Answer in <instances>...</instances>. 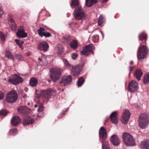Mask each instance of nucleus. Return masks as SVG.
I'll list each match as a JSON object with an SVG mask.
<instances>
[{"instance_id":"obj_5","label":"nucleus","mask_w":149,"mask_h":149,"mask_svg":"<svg viewBox=\"0 0 149 149\" xmlns=\"http://www.w3.org/2000/svg\"><path fill=\"white\" fill-rule=\"evenodd\" d=\"M17 97L16 91L15 90H12L7 94L5 101L10 103H13L16 101Z\"/></svg>"},{"instance_id":"obj_52","label":"nucleus","mask_w":149,"mask_h":149,"mask_svg":"<svg viewBox=\"0 0 149 149\" xmlns=\"http://www.w3.org/2000/svg\"><path fill=\"white\" fill-rule=\"evenodd\" d=\"M135 77L139 81L142 75H135Z\"/></svg>"},{"instance_id":"obj_56","label":"nucleus","mask_w":149,"mask_h":149,"mask_svg":"<svg viewBox=\"0 0 149 149\" xmlns=\"http://www.w3.org/2000/svg\"><path fill=\"white\" fill-rule=\"evenodd\" d=\"M38 60L40 61H42V59L41 58H40V57H39L38 58Z\"/></svg>"},{"instance_id":"obj_25","label":"nucleus","mask_w":149,"mask_h":149,"mask_svg":"<svg viewBox=\"0 0 149 149\" xmlns=\"http://www.w3.org/2000/svg\"><path fill=\"white\" fill-rule=\"evenodd\" d=\"M55 50L57 54H61L62 53L63 51V48L61 45L59 44L55 47Z\"/></svg>"},{"instance_id":"obj_53","label":"nucleus","mask_w":149,"mask_h":149,"mask_svg":"<svg viewBox=\"0 0 149 149\" xmlns=\"http://www.w3.org/2000/svg\"><path fill=\"white\" fill-rule=\"evenodd\" d=\"M134 67L132 66H130L129 67V70L130 72L133 69Z\"/></svg>"},{"instance_id":"obj_15","label":"nucleus","mask_w":149,"mask_h":149,"mask_svg":"<svg viewBox=\"0 0 149 149\" xmlns=\"http://www.w3.org/2000/svg\"><path fill=\"white\" fill-rule=\"evenodd\" d=\"M17 111L19 113L23 115H25L29 113L31 110L26 106H22L18 108Z\"/></svg>"},{"instance_id":"obj_10","label":"nucleus","mask_w":149,"mask_h":149,"mask_svg":"<svg viewBox=\"0 0 149 149\" xmlns=\"http://www.w3.org/2000/svg\"><path fill=\"white\" fill-rule=\"evenodd\" d=\"M139 88V85L136 81L132 80L128 86V90L131 92L134 93Z\"/></svg>"},{"instance_id":"obj_12","label":"nucleus","mask_w":149,"mask_h":149,"mask_svg":"<svg viewBox=\"0 0 149 149\" xmlns=\"http://www.w3.org/2000/svg\"><path fill=\"white\" fill-rule=\"evenodd\" d=\"M13 77L10 78L8 80L9 82L16 85L23 81L22 78L18 75H12Z\"/></svg>"},{"instance_id":"obj_50","label":"nucleus","mask_w":149,"mask_h":149,"mask_svg":"<svg viewBox=\"0 0 149 149\" xmlns=\"http://www.w3.org/2000/svg\"><path fill=\"white\" fill-rule=\"evenodd\" d=\"M80 45H79L77 41L75 40V49L77 48Z\"/></svg>"},{"instance_id":"obj_58","label":"nucleus","mask_w":149,"mask_h":149,"mask_svg":"<svg viewBox=\"0 0 149 149\" xmlns=\"http://www.w3.org/2000/svg\"><path fill=\"white\" fill-rule=\"evenodd\" d=\"M130 63L131 64H132L133 63V61H131Z\"/></svg>"},{"instance_id":"obj_38","label":"nucleus","mask_w":149,"mask_h":149,"mask_svg":"<svg viewBox=\"0 0 149 149\" xmlns=\"http://www.w3.org/2000/svg\"><path fill=\"white\" fill-rule=\"evenodd\" d=\"M99 40L98 36L97 35H94L92 37V40L94 42H97Z\"/></svg>"},{"instance_id":"obj_60","label":"nucleus","mask_w":149,"mask_h":149,"mask_svg":"<svg viewBox=\"0 0 149 149\" xmlns=\"http://www.w3.org/2000/svg\"><path fill=\"white\" fill-rule=\"evenodd\" d=\"M100 32L102 35V37H103V33H102V31H100Z\"/></svg>"},{"instance_id":"obj_34","label":"nucleus","mask_w":149,"mask_h":149,"mask_svg":"<svg viewBox=\"0 0 149 149\" xmlns=\"http://www.w3.org/2000/svg\"><path fill=\"white\" fill-rule=\"evenodd\" d=\"M60 75H50V78L53 82H55L60 78Z\"/></svg>"},{"instance_id":"obj_19","label":"nucleus","mask_w":149,"mask_h":149,"mask_svg":"<svg viewBox=\"0 0 149 149\" xmlns=\"http://www.w3.org/2000/svg\"><path fill=\"white\" fill-rule=\"evenodd\" d=\"M111 122L113 123L117 124L118 122L117 113L116 111L112 112L110 116Z\"/></svg>"},{"instance_id":"obj_40","label":"nucleus","mask_w":149,"mask_h":149,"mask_svg":"<svg viewBox=\"0 0 149 149\" xmlns=\"http://www.w3.org/2000/svg\"><path fill=\"white\" fill-rule=\"evenodd\" d=\"M80 6L81 7L79 0H75V8Z\"/></svg>"},{"instance_id":"obj_31","label":"nucleus","mask_w":149,"mask_h":149,"mask_svg":"<svg viewBox=\"0 0 149 149\" xmlns=\"http://www.w3.org/2000/svg\"><path fill=\"white\" fill-rule=\"evenodd\" d=\"M84 81L85 80L82 77H81L79 78L77 82V86L79 87L81 86L83 84Z\"/></svg>"},{"instance_id":"obj_27","label":"nucleus","mask_w":149,"mask_h":149,"mask_svg":"<svg viewBox=\"0 0 149 149\" xmlns=\"http://www.w3.org/2000/svg\"><path fill=\"white\" fill-rule=\"evenodd\" d=\"M97 0H86V4L88 7H91L95 4Z\"/></svg>"},{"instance_id":"obj_11","label":"nucleus","mask_w":149,"mask_h":149,"mask_svg":"<svg viewBox=\"0 0 149 149\" xmlns=\"http://www.w3.org/2000/svg\"><path fill=\"white\" fill-rule=\"evenodd\" d=\"M53 90L51 88H48L46 90H42L41 91V96L45 99H48L51 97Z\"/></svg>"},{"instance_id":"obj_46","label":"nucleus","mask_w":149,"mask_h":149,"mask_svg":"<svg viewBox=\"0 0 149 149\" xmlns=\"http://www.w3.org/2000/svg\"><path fill=\"white\" fill-rule=\"evenodd\" d=\"M16 58L19 60H22L24 59L23 56L20 55H17L16 56Z\"/></svg>"},{"instance_id":"obj_33","label":"nucleus","mask_w":149,"mask_h":149,"mask_svg":"<svg viewBox=\"0 0 149 149\" xmlns=\"http://www.w3.org/2000/svg\"><path fill=\"white\" fill-rule=\"evenodd\" d=\"M147 38V36L146 34L143 33H141L139 36V40H146Z\"/></svg>"},{"instance_id":"obj_41","label":"nucleus","mask_w":149,"mask_h":149,"mask_svg":"<svg viewBox=\"0 0 149 149\" xmlns=\"http://www.w3.org/2000/svg\"><path fill=\"white\" fill-rule=\"evenodd\" d=\"M0 37L2 41H4L5 40V35L1 32H0Z\"/></svg>"},{"instance_id":"obj_28","label":"nucleus","mask_w":149,"mask_h":149,"mask_svg":"<svg viewBox=\"0 0 149 149\" xmlns=\"http://www.w3.org/2000/svg\"><path fill=\"white\" fill-rule=\"evenodd\" d=\"M5 56L8 59H11L13 62L14 61V59L13 57V55L11 52L9 51H6L5 53Z\"/></svg>"},{"instance_id":"obj_4","label":"nucleus","mask_w":149,"mask_h":149,"mask_svg":"<svg viewBox=\"0 0 149 149\" xmlns=\"http://www.w3.org/2000/svg\"><path fill=\"white\" fill-rule=\"evenodd\" d=\"M149 120L147 115L143 113L139 116V125L141 129H145L148 126Z\"/></svg>"},{"instance_id":"obj_2","label":"nucleus","mask_w":149,"mask_h":149,"mask_svg":"<svg viewBox=\"0 0 149 149\" xmlns=\"http://www.w3.org/2000/svg\"><path fill=\"white\" fill-rule=\"evenodd\" d=\"M87 17L86 12L82 7L75 8V19L77 20L85 19Z\"/></svg>"},{"instance_id":"obj_18","label":"nucleus","mask_w":149,"mask_h":149,"mask_svg":"<svg viewBox=\"0 0 149 149\" xmlns=\"http://www.w3.org/2000/svg\"><path fill=\"white\" fill-rule=\"evenodd\" d=\"M8 23L10 25V28L13 31H15L17 29V25L15 23L14 19L10 15L9 16L8 19Z\"/></svg>"},{"instance_id":"obj_61","label":"nucleus","mask_w":149,"mask_h":149,"mask_svg":"<svg viewBox=\"0 0 149 149\" xmlns=\"http://www.w3.org/2000/svg\"><path fill=\"white\" fill-rule=\"evenodd\" d=\"M48 82H50L51 81V80H50L48 79Z\"/></svg>"},{"instance_id":"obj_22","label":"nucleus","mask_w":149,"mask_h":149,"mask_svg":"<svg viewBox=\"0 0 149 149\" xmlns=\"http://www.w3.org/2000/svg\"><path fill=\"white\" fill-rule=\"evenodd\" d=\"M49 72L53 74H61L62 70L58 68H52L49 69Z\"/></svg>"},{"instance_id":"obj_13","label":"nucleus","mask_w":149,"mask_h":149,"mask_svg":"<svg viewBox=\"0 0 149 149\" xmlns=\"http://www.w3.org/2000/svg\"><path fill=\"white\" fill-rule=\"evenodd\" d=\"M49 48V45L46 42L44 41L40 42L38 44V49L44 52H47Z\"/></svg>"},{"instance_id":"obj_45","label":"nucleus","mask_w":149,"mask_h":149,"mask_svg":"<svg viewBox=\"0 0 149 149\" xmlns=\"http://www.w3.org/2000/svg\"><path fill=\"white\" fill-rule=\"evenodd\" d=\"M70 47L74 49V40H73L70 43Z\"/></svg>"},{"instance_id":"obj_17","label":"nucleus","mask_w":149,"mask_h":149,"mask_svg":"<svg viewBox=\"0 0 149 149\" xmlns=\"http://www.w3.org/2000/svg\"><path fill=\"white\" fill-rule=\"evenodd\" d=\"M17 36L19 38H24L27 36L25 32L23 26H20L18 29V32L16 33Z\"/></svg>"},{"instance_id":"obj_44","label":"nucleus","mask_w":149,"mask_h":149,"mask_svg":"<svg viewBox=\"0 0 149 149\" xmlns=\"http://www.w3.org/2000/svg\"><path fill=\"white\" fill-rule=\"evenodd\" d=\"M44 108L42 105H39V107L38 109V111L39 112L42 111L43 110Z\"/></svg>"},{"instance_id":"obj_20","label":"nucleus","mask_w":149,"mask_h":149,"mask_svg":"<svg viewBox=\"0 0 149 149\" xmlns=\"http://www.w3.org/2000/svg\"><path fill=\"white\" fill-rule=\"evenodd\" d=\"M86 63V62L85 61L82 65L79 64L76 66V67H75V72H76L75 74H80V72L82 71L83 67Z\"/></svg>"},{"instance_id":"obj_6","label":"nucleus","mask_w":149,"mask_h":149,"mask_svg":"<svg viewBox=\"0 0 149 149\" xmlns=\"http://www.w3.org/2000/svg\"><path fill=\"white\" fill-rule=\"evenodd\" d=\"M95 49V47L92 44L86 46L81 51V54L84 55H89L91 53L93 54V50Z\"/></svg>"},{"instance_id":"obj_3","label":"nucleus","mask_w":149,"mask_h":149,"mask_svg":"<svg viewBox=\"0 0 149 149\" xmlns=\"http://www.w3.org/2000/svg\"><path fill=\"white\" fill-rule=\"evenodd\" d=\"M148 49L146 46L140 45L138 49L137 58L138 59H144L148 54Z\"/></svg>"},{"instance_id":"obj_48","label":"nucleus","mask_w":149,"mask_h":149,"mask_svg":"<svg viewBox=\"0 0 149 149\" xmlns=\"http://www.w3.org/2000/svg\"><path fill=\"white\" fill-rule=\"evenodd\" d=\"M4 97V93L1 91H0V100L3 99Z\"/></svg>"},{"instance_id":"obj_63","label":"nucleus","mask_w":149,"mask_h":149,"mask_svg":"<svg viewBox=\"0 0 149 149\" xmlns=\"http://www.w3.org/2000/svg\"><path fill=\"white\" fill-rule=\"evenodd\" d=\"M35 107H36V105H35Z\"/></svg>"},{"instance_id":"obj_16","label":"nucleus","mask_w":149,"mask_h":149,"mask_svg":"<svg viewBox=\"0 0 149 149\" xmlns=\"http://www.w3.org/2000/svg\"><path fill=\"white\" fill-rule=\"evenodd\" d=\"M110 139L111 142L114 146H118L120 143V139L117 135L114 134L112 135Z\"/></svg>"},{"instance_id":"obj_35","label":"nucleus","mask_w":149,"mask_h":149,"mask_svg":"<svg viewBox=\"0 0 149 149\" xmlns=\"http://www.w3.org/2000/svg\"><path fill=\"white\" fill-rule=\"evenodd\" d=\"M104 21V18L100 15L98 18V24L100 26H102L103 23Z\"/></svg>"},{"instance_id":"obj_1","label":"nucleus","mask_w":149,"mask_h":149,"mask_svg":"<svg viewBox=\"0 0 149 149\" xmlns=\"http://www.w3.org/2000/svg\"><path fill=\"white\" fill-rule=\"evenodd\" d=\"M123 141L127 146H133L136 145L135 140L132 136L129 133L125 132L122 136Z\"/></svg>"},{"instance_id":"obj_39","label":"nucleus","mask_w":149,"mask_h":149,"mask_svg":"<svg viewBox=\"0 0 149 149\" xmlns=\"http://www.w3.org/2000/svg\"><path fill=\"white\" fill-rule=\"evenodd\" d=\"M15 41L16 42V43L20 47H22V45L24 43V42L23 41H20L17 39H16L15 40Z\"/></svg>"},{"instance_id":"obj_30","label":"nucleus","mask_w":149,"mask_h":149,"mask_svg":"<svg viewBox=\"0 0 149 149\" xmlns=\"http://www.w3.org/2000/svg\"><path fill=\"white\" fill-rule=\"evenodd\" d=\"M63 61L65 66L72 69V70H73L74 69V68L73 65L71 66L70 64L69 63L68 61L66 59H64L63 60Z\"/></svg>"},{"instance_id":"obj_36","label":"nucleus","mask_w":149,"mask_h":149,"mask_svg":"<svg viewBox=\"0 0 149 149\" xmlns=\"http://www.w3.org/2000/svg\"><path fill=\"white\" fill-rule=\"evenodd\" d=\"M149 82V75H144L143 78V82L144 84H146L148 82Z\"/></svg>"},{"instance_id":"obj_47","label":"nucleus","mask_w":149,"mask_h":149,"mask_svg":"<svg viewBox=\"0 0 149 149\" xmlns=\"http://www.w3.org/2000/svg\"><path fill=\"white\" fill-rule=\"evenodd\" d=\"M62 41L64 42H68V38L66 37H63L62 38Z\"/></svg>"},{"instance_id":"obj_49","label":"nucleus","mask_w":149,"mask_h":149,"mask_svg":"<svg viewBox=\"0 0 149 149\" xmlns=\"http://www.w3.org/2000/svg\"><path fill=\"white\" fill-rule=\"evenodd\" d=\"M70 5L72 8H74V0H72Z\"/></svg>"},{"instance_id":"obj_32","label":"nucleus","mask_w":149,"mask_h":149,"mask_svg":"<svg viewBox=\"0 0 149 149\" xmlns=\"http://www.w3.org/2000/svg\"><path fill=\"white\" fill-rule=\"evenodd\" d=\"M17 133V131L16 128H13L10 130H9L8 134L9 135H15Z\"/></svg>"},{"instance_id":"obj_55","label":"nucleus","mask_w":149,"mask_h":149,"mask_svg":"<svg viewBox=\"0 0 149 149\" xmlns=\"http://www.w3.org/2000/svg\"><path fill=\"white\" fill-rule=\"evenodd\" d=\"M74 53H73L72 54V58L73 59H74Z\"/></svg>"},{"instance_id":"obj_24","label":"nucleus","mask_w":149,"mask_h":149,"mask_svg":"<svg viewBox=\"0 0 149 149\" xmlns=\"http://www.w3.org/2000/svg\"><path fill=\"white\" fill-rule=\"evenodd\" d=\"M38 81L37 79L34 77H31L29 80V85L32 87H35L37 85Z\"/></svg>"},{"instance_id":"obj_8","label":"nucleus","mask_w":149,"mask_h":149,"mask_svg":"<svg viewBox=\"0 0 149 149\" xmlns=\"http://www.w3.org/2000/svg\"><path fill=\"white\" fill-rule=\"evenodd\" d=\"M130 115L131 113L129 110L126 109L124 110L121 119L123 124H125L128 123Z\"/></svg>"},{"instance_id":"obj_59","label":"nucleus","mask_w":149,"mask_h":149,"mask_svg":"<svg viewBox=\"0 0 149 149\" xmlns=\"http://www.w3.org/2000/svg\"><path fill=\"white\" fill-rule=\"evenodd\" d=\"M73 15L74 16V10L73 12Z\"/></svg>"},{"instance_id":"obj_29","label":"nucleus","mask_w":149,"mask_h":149,"mask_svg":"<svg viewBox=\"0 0 149 149\" xmlns=\"http://www.w3.org/2000/svg\"><path fill=\"white\" fill-rule=\"evenodd\" d=\"M101 143L102 149H110V147L108 141L101 142Z\"/></svg>"},{"instance_id":"obj_37","label":"nucleus","mask_w":149,"mask_h":149,"mask_svg":"<svg viewBox=\"0 0 149 149\" xmlns=\"http://www.w3.org/2000/svg\"><path fill=\"white\" fill-rule=\"evenodd\" d=\"M8 113L6 110L2 109L0 111V115L5 116L8 114Z\"/></svg>"},{"instance_id":"obj_43","label":"nucleus","mask_w":149,"mask_h":149,"mask_svg":"<svg viewBox=\"0 0 149 149\" xmlns=\"http://www.w3.org/2000/svg\"><path fill=\"white\" fill-rule=\"evenodd\" d=\"M3 12L2 9V6L1 4H0V18L2 17Z\"/></svg>"},{"instance_id":"obj_42","label":"nucleus","mask_w":149,"mask_h":149,"mask_svg":"<svg viewBox=\"0 0 149 149\" xmlns=\"http://www.w3.org/2000/svg\"><path fill=\"white\" fill-rule=\"evenodd\" d=\"M143 74V73L141 70L137 69L135 72V74Z\"/></svg>"},{"instance_id":"obj_57","label":"nucleus","mask_w":149,"mask_h":149,"mask_svg":"<svg viewBox=\"0 0 149 149\" xmlns=\"http://www.w3.org/2000/svg\"><path fill=\"white\" fill-rule=\"evenodd\" d=\"M78 56V54L77 53H75V58H76Z\"/></svg>"},{"instance_id":"obj_26","label":"nucleus","mask_w":149,"mask_h":149,"mask_svg":"<svg viewBox=\"0 0 149 149\" xmlns=\"http://www.w3.org/2000/svg\"><path fill=\"white\" fill-rule=\"evenodd\" d=\"M141 146L143 149H149V140L143 141L141 142Z\"/></svg>"},{"instance_id":"obj_54","label":"nucleus","mask_w":149,"mask_h":149,"mask_svg":"<svg viewBox=\"0 0 149 149\" xmlns=\"http://www.w3.org/2000/svg\"><path fill=\"white\" fill-rule=\"evenodd\" d=\"M108 0H100L102 3L106 2L108 1Z\"/></svg>"},{"instance_id":"obj_9","label":"nucleus","mask_w":149,"mask_h":149,"mask_svg":"<svg viewBox=\"0 0 149 149\" xmlns=\"http://www.w3.org/2000/svg\"><path fill=\"white\" fill-rule=\"evenodd\" d=\"M72 78L70 75H64L62 78L60 83L61 86H64L70 84L71 82Z\"/></svg>"},{"instance_id":"obj_23","label":"nucleus","mask_w":149,"mask_h":149,"mask_svg":"<svg viewBox=\"0 0 149 149\" xmlns=\"http://www.w3.org/2000/svg\"><path fill=\"white\" fill-rule=\"evenodd\" d=\"M34 122V120L33 118L28 117L24 118L22 122L24 126L33 123Z\"/></svg>"},{"instance_id":"obj_14","label":"nucleus","mask_w":149,"mask_h":149,"mask_svg":"<svg viewBox=\"0 0 149 149\" xmlns=\"http://www.w3.org/2000/svg\"><path fill=\"white\" fill-rule=\"evenodd\" d=\"M47 29L44 28L40 27L38 30V35L41 37L43 36H45L46 38L49 37L51 35L49 32L47 31Z\"/></svg>"},{"instance_id":"obj_51","label":"nucleus","mask_w":149,"mask_h":149,"mask_svg":"<svg viewBox=\"0 0 149 149\" xmlns=\"http://www.w3.org/2000/svg\"><path fill=\"white\" fill-rule=\"evenodd\" d=\"M69 25L70 26L71 28L72 29H73L74 27V22H72L71 23H70L69 24Z\"/></svg>"},{"instance_id":"obj_62","label":"nucleus","mask_w":149,"mask_h":149,"mask_svg":"<svg viewBox=\"0 0 149 149\" xmlns=\"http://www.w3.org/2000/svg\"><path fill=\"white\" fill-rule=\"evenodd\" d=\"M1 65L0 64V69L1 68Z\"/></svg>"},{"instance_id":"obj_7","label":"nucleus","mask_w":149,"mask_h":149,"mask_svg":"<svg viewBox=\"0 0 149 149\" xmlns=\"http://www.w3.org/2000/svg\"><path fill=\"white\" fill-rule=\"evenodd\" d=\"M99 140L101 142L107 141L105 140L107 138V132L105 128L103 127H101L99 132Z\"/></svg>"},{"instance_id":"obj_64","label":"nucleus","mask_w":149,"mask_h":149,"mask_svg":"<svg viewBox=\"0 0 149 149\" xmlns=\"http://www.w3.org/2000/svg\"><path fill=\"white\" fill-rule=\"evenodd\" d=\"M62 91H63V89H62Z\"/></svg>"},{"instance_id":"obj_21","label":"nucleus","mask_w":149,"mask_h":149,"mask_svg":"<svg viewBox=\"0 0 149 149\" xmlns=\"http://www.w3.org/2000/svg\"><path fill=\"white\" fill-rule=\"evenodd\" d=\"M20 122V118L17 116L13 117L11 120V123L13 126L17 125Z\"/></svg>"}]
</instances>
